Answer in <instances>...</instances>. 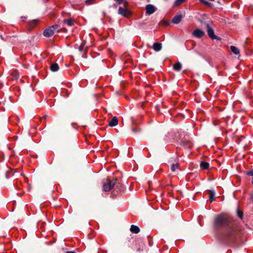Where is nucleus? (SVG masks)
<instances>
[{"mask_svg":"<svg viewBox=\"0 0 253 253\" xmlns=\"http://www.w3.org/2000/svg\"><path fill=\"white\" fill-rule=\"evenodd\" d=\"M83 48H84L83 46H82V45H81L80 46V50L81 51H82V50H83Z\"/></svg>","mask_w":253,"mask_h":253,"instance_id":"30","label":"nucleus"},{"mask_svg":"<svg viewBox=\"0 0 253 253\" xmlns=\"http://www.w3.org/2000/svg\"><path fill=\"white\" fill-rule=\"evenodd\" d=\"M46 1H47L48 0H45Z\"/></svg>","mask_w":253,"mask_h":253,"instance_id":"33","label":"nucleus"},{"mask_svg":"<svg viewBox=\"0 0 253 253\" xmlns=\"http://www.w3.org/2000/svg\"><path fill=\"white\" fill-rule=\"evenodd\" d=\"M210 193V199L211 202H213L214 201V197L215 196V192L213 190H209L208 191Z\"/></svg>","mask_w":253,"mask_h":253,"instance_id":"18","label":"nucleus"},{"mask_svg":"<svg viewBox=\"0 0 253 253\" xmlns=\"http://www.w3.org/2000/svg\"><path fill=\"white\" fill-rule=\"evenodd\" d=\"M94 0H86L85 4L87 5H90L94 3Z\"/></svg>","mask_w":253,"mask_h":253,"instance_id":"24","label":"nucleus"},{"mask_svg":"<svg viewBox=\"0 0 253 253\" xmlns=\"http://www.w3.org/2000/svg\"><path fill=\"white\" fill-rule=\"evenodd\" d=\"M238 230L235 226L228 225L225 227L219 238L227 243H231L238 238Z\"/></svg>","mask_w":253,"mask_h":253,"instance_id":"1","label":"nucleus"},{"mask_svg":"<svg viewBox=\"0 0 253 253\" xmlns=\"http://www.w3.org/2000/svg\"><path fill=\"white\" fill-rule=\"evenodd\" d=\"M130 230L133 233H138L140 231V229L137 226L132 225L130 227Z\"/></svg>","mask_w":253,"mask_h":253,"instance_id":"11","label":"nucleus"},{"mask_svg":"<svg viewBox=\"0 0 253 253\" xmlns=\"http://www.w3.org/2000/svg\"><path fill=\"white\" fill-rule=\"evenodd\" d=\"M156 10V8L152 4H148L146 6V12L148 15H151Z\"/></svg>","mask_w":253,"mask_h":253,"instance_id":"6","label":"nucleus"},{"mask_svg":"<svg viewBox=\"0 0 253 253\" xmlns=\"http://www.w3.org/2000/svg\"><path fill=\"white\" fill-rule=\"evenodd\" d=\"M201 2L203 3H205V4L206 5H210L211 3L207 1H206L205 0H199Z\"/></svg>","mask_w":253,"mask_h":253,"instance_id":"27","label":"nucleus"},{"mask_svg":"<svg viewBox=\"0 0 253 253\" xmlns=\"http://www.w3.org/2000/svg\"><path fill=\"white\" fill-rule=\"evenodd\" d=\"M247 174L249 176H253V169L247 172Z\"/></svg>","mask_w":253,"mask_h":253,"instance_id":"25","label":"nucleus"},{"mask_svg":"<svg viewBox=\"0 0 253 253\" xmlns=\"http://www.w3.org/2000/svg\"><path fill=\"white\" fill-rule=\"evenodd\" d=\"M182 67V64L179 62H178L173 65V69L176 71H179Z\"/></svg>","mask_w":253,"mask_h":253,"instance_id":"12","label":"nucleus"},{"mask_svg":"<svg viewBox=\"0 0 253 253\" xmlns=\"http://www.w3.org/2000/svg\"><path fill=\"white\" fill-rule=\"evenodd\" d=\"M185 0H176L174 3L175 6H177L184 2Z\"/></svg>","mask_w":253,"mask_h":253,"instance_id":"21","label":"nucleus"},{"mask_svg":"<svg viewBox=\"0 0 253 253\" xmlns=\"http://www.w3.org/2000/svg\"><path fill=\"white\" fill-rule=\"evenodd\" d=\"M206 27L207 29L208 34L210 38L212 40H217L218 41L221 40L220 38L214 35L213 29L210 27L209 24H206Z\"/></svg>","mask_w":253,"mask_h":253,"instance_id":"5","label":"nucleus"},{"mask_svg":"<svg viewBox=\"0 0 253 253\" xmlns=\"http://www.w3.org/2000/svg\"><path fill=\"white\" fill-rule=\"evenodd\" d=\"M205 34V32L199 29H196L193 33V36L197 38L203 37Z\"/></svg>","mask_w":253,"mask_h":253,"instance_id":"7","label":"nucleus"},{"mask_svg":"<svg viewBox=\"0 0 253 253\" xmlns=\"http://www.w3.org/2000/svg\"><path fill=\"white\" fill-rule=\"evenodd\" d=\"M118 13L123 16H126L127 14V11L126 9L120 7L118 10Z\"/></svg>","mask_w":253,"mask_h":253,"instance_id":"13","label":"nucleus"},{"mask_svg":"<svg viewBox=\"0 0 253 253\" xmlns=\"http://www.w3.org/2000/svg\"><path fill=\"white\" fill-rule=\"evenodd\" d=\"M200 167L202 169H208L209 167V164L206 162H202L200 164Z\"/></svg>","mask_w":253,"mask_h":253,"instance_id":"17","label":"nucleus"},{"mask_svg":"<svg viewBox=\"0 0 253 253\" xmlns=\"http://www.w3.org/2000/svg\"><path fill=\"white\" fill-rule=\"evenodd\" d=\"M227 223V218L222 214H219L217 215L214 220V226L216 228L226 225Z\"/></svg>","mask_w":253,"mask_h":253,"instance_id":"3","label":"nucleus"},{"mask_svg":"<svg viewBox=\"0 0 253 253\" xmlns=\"http://www.w3.org/2000/svg\"><path fill=\"white\" fill-rule=\"evenodd\" d=\"M162 44L159 42H154L153 45V48L156 51H159L162 49Z\"/></svg>","mask_w":253,"mask_h":253,"instance_id":"10","label":"nucleus"},{"mask_svg":"<svg viewBox=\"0 0 253 253\" xmlns=\"http://www.w3.org/2000/svg\"><path fill=\"white\" fill-rule=\"evenodd\" d=\"M118 4H120L123 2L124 0H114Z\"/></svg>","mask_w":253,"mask_h":253,"instance_id":"28","label":"nucleus"},{"mask_svg":"<svg viewBox=\"0 0 253 253\" xmlns=\"http://www.w3.org/2000/svg\"><path fill=\"white\" fill-rule=\"evenodd\" d=\"M50 69L53 72H56L58 70L59 66L57 63H53L50 65Z\"/></svg>","mask_w":253,"mask_h":253,"instance_id":"14","label":"nucleus"},{"mask_svg":"<svg viewBox=\"0 0 253 253\" xmlns=\"http://www.w3.org/2000/svg\"><path fill=\"white\" fill-rule=\"evenodd\" d=\"M127 4H128V3H127V2L125 1V2H124V5H125V6H127Z\"/></svg>","mask_w":253,"mask_h":253,"instance_id":"31","label":"nucleus"},{"mask_svg":"<svg viewBox=\"0 0 253 253\" xmlns=\"http://www.w3.org/2000/svg\"><path fill=\"white\" fill-rule=\"evenodd\" d=\"M181 145L185 148H191L192 146V144L189 141L187 142V143L185 142L184 141H181Z\"/></svg>","mask_w":253,"mask_h":253,"instance_id":"15","label":"nucleus"},{"mask_svg":"<svg viewBox=\"0 0 253 253\" xmlns=\"http://www.w3.org/2000/svg\"><path fill=\"white\" fill-rule=\"evenodd\" d=\"M64 22V23H66L68 26H71L74 23V21L72 19H65Z\"/></svg>","mask_w":253,"mask_h":253,"instance_id":"19","label":"nucleus"},{"mask_svg":"<svg viewBox=\"0 0 253 253\" xmlns=\"http://www.w3.org/2000/svg\"><path fill=\"white\" fill-rule=\"evenodd\" d=\"M66 253H76L74 251H69V252H66Z\"/></svg>","mask_w":253,"mask_h":253,"instance_id":"29","label":"nucleus"},{"mask_svg":"<svg viewBox=\"0 0 253 253\" xmlns=\"http://www.w3.org/2000/svg\"><path fill=\"white\" fill-rule=\"evenodd\" d=\"M230 49L234 54L238 55L240 53L239 49L235 46L232 45L230 46Z\"/></svg>","mask_w":253,"mask_h":253,"instance_id":"16","label":"nucleus"},{"mask_svg":"<svg viewBox=\"0 0 253 253\" xmlns=\"http://www.w3.org/2000/svg\"><path fill=\"white\" fill-rule=\"evenodd\" d=\"M122 187V184L119 182L117 179H114L113 180H111L109 179H106V182L103 183V190L105 192H108L113 188H114L117 190H120Z\"/></svg>","mask_w":253,"mask_h":253,"instance_id":"2","label":"nucleus"},{"mask_svg":"<svg viewBox=\"0 0 253 253\" xmlns=\"http://www.w3.org/2000/svg\"><path fill=\"white\" fill-rule=\"evenodd\" d=\"M205 18L204 17L203 19L198 18V21L201 23V24H204L206 25V24H208L205 21Z\"/></svg>","mask_w":253,"mask_h":253,"instance_id":"23","label":"nucleus"},{"mask_svg":"<svg viewBox=\"0 0 253 253\" xmlns=\"http://www.w3.org/2000/svg\"><path fill=\"white\" fill-rule=\"evenodd\" d=\"M237 215L239 218L241 219L243 218V211H240L239 210H237Z\"/></svg>","mask_w":253,"mask_h":253,"instance_id":"22","label":"nucleus"},{"mask_svg":"<svg viewBox=\"0 0 253 253\" xmlns=\"http://www.w3.org/2000/svg\"><path fill=\"white\" fill-rule=\"evenodd\" d=\"M182 19V15L178 14L175 16L172 20V23L175 24H177L180 22Z\"/></svg>","mask_w":253,"mask_h":253,"instance_id":"8","label":"nucleus"},{"mask_svg":"<svg viewBox=\"0 0 253 253\" xmlns=\"http://www.w3.org/2000/svg\"><path fill=\"white\" fill-rule=\"evenodd\" d=\"M60 29L58 25H54L45 29L43 32V35L46 37H49L55 33H58Z\"/></svg>","mask_w":253,"mask_h":253,"instance_id":"4","label":"nucleus"},{"mask_svg":"<svg viewBox=\"0 0 253 253\" xmlns=\"http://www.w3.org/2000/svg\"><path fill=\"white\" fill-rule=\"evenodd\" d=\"M178 166L177 164H172L171 165L170 169L172 171H175L176 169H178Z\"/></svg>","mask_w":253,"mask_h":253,"instance_id":"20","label":"nucleus"},{"mask_svg":"<svg viewBox=\"0 0 253 253\" xmlns=\"http://www.w3.org/2000/svg\"><path fill=\"white\" fill-rule=\"evenodd\" d=\"M118 124V118L116 117H114L112 120L109 122V126L113 127L116 126Z\"/></svg>","mask_w":253,"mask_h":253,"instance_id":"9","label":"nucleus"},{"mask_svg":"<svg viewBox=\"0 0 253 253\" xmlns=\"http://www.w3.org/2000/svg\"><path fill=\"white\" fill-rule=\"evenodd\" d=\"M132 131L133 132H134V133H137V132H138L140 131V129L138 128H134V127H133V128H132Z\"/></svg>","mask_w":253,"mask_h":253,"instance_id":"26","label":"nucleus"},{"mask_svg":"<svg viewBox=\"0 0 253 253\" xmlns=\"http://www.w3.org/2000/svg\"><path fill=\"white\" fill-rule=\"evenodd\" d=\"M252 184L253 185V180H252Z\"/></svg>","mask_w":253,"mask_h":253,"instance_id":"32","label":"nucleus"}]
</instances>
